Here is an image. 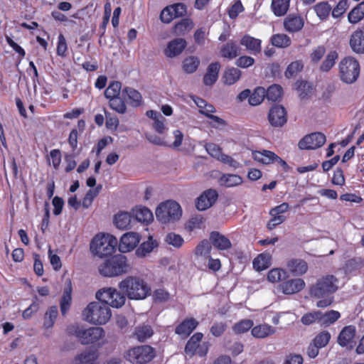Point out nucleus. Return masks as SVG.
<instances>
[{"mask_svg": "<svg viewBox=\"0 0 364 364\" xmlns=\"http://www.w3.org/2000/svg\"><path fill=\"white\" fill-rule=\"evenodd\" d=\"M287 277V273L285 270L275 268L271 269L267 274V279L269 282L274 283L284 280Z\"/></svg>", "mask_w": 364, "mask_h": 364, "instance_id": "de8ad7c7", "label": "nucleus"}, {"mask_svg": "<svg viewBox=\"0 0 364 364\" xmlns=\"http://www.w3.org/2000/svg\"><path fill=\"white\" fill-rule=\"evenodd\" d=\"M132 217V214L128 212H119L114 215L113 222L118 229H128L130 228Z\"/></svg>", "mask_w": 364, "mask_h": 364, "instance_id": "bb28decb", "label": "nucleus"}, {"mask_svg": "<svg viewBox=\"0 0 364 364\" xmlns=\"http://www.w3.org/2000/svg\"><path fill=\"white\" fill-rule=\"evenodd\" d=\"M268 120L274 127H282L287 121V111L285 108L279 105H274L269 109Z\"/></svg>", "mask_w": 364, "mask_h": 364, "instance_id": "f8f14e48", "label": "nucleus"}, {"mask_svg": "<svg viewBox=\"0 0 364 364\" xmlns=\"http://www.w3.org/2000/svg\"><path fill=\"white\" fill-rule=\"evenodd\" d=\"M305 287L302 279H289L281 284L282 292L285 294H293L301 291Z\"/></svg>", "mask_w": 364, "mask_h": 364, "instance_id": "5701e85b", "label": "nucleus"}, {"mask_svg": "<svg viewBox=\"0 0 364 364\" xmlns=\"http://www.w3.org/2000/svg\"><path fill=\"white\" fill-rule=\"evenodd\" d=\"M96 299L105 303L108 306L121 308L126 301V297L123 293L115 288L107 287L99 289L95 294Z\"/></svg>", "mask_w": 364, "mask_h": 364, "instance_id": "6e6552de", "label": "nucleus"}, {"mask_svg": "<svg viewBox=\"0 0 364 364\" xmlns=\"http://www.w3.org/2000/svg\"><path fill=\"white\" fill-rule=\"evenodd\" d=\"M276 332L274 327L268 324L257 325L252 328L251 333L252 336L257 338H264Z\"/></svg>", "mask_w": 364, "mask_h": 364, "instance_id": "c85d7f7f", "label": "nucleus"}, {"mask_svg": "<svg viewBox=\"0 0 364 364\" xmlns=\"http://www.w3.org/2000/svg\"><path fill=\"white\" fill-rule=\"evenodd\" d=\"M244 7L240 0L236 1L234 4L229 9L228 15L230 18L235 19L239 15L240 13L242 12Z\"/></svg>", "mask_w": 364, "mask_h": 364, "instance_id": "69168bd1", "label": "nucleus"}, {"mask_svg": "<svg viewBox=\"0 0 364 364\" xmlns=\"http://www.w3.org/2000/svg\"><path fill=\"white\" fill-rule=\"evenodd\" d=\"M193 23L190 18H183L174 26V33L176 35H183L193 28Z\"/></svg>", "mask_w": 364, "mask_h": 364, "instance_id": "c03bdc74", "label": "nucleus"}, {"mask_svg": "<svg viewBox=\"0 0 364 364\" xmlns=\"http://www.w3.org/2000/svg\"><path fill=\"white\" fill-rule=\"evenodd\" d=\"M341 79L346 83H353L360 74V65L357 60L352 57L343 59L339 64Z\"/></svg>", "mask_w": 364, "mask_h": 364, "instance_id": "9d476101", "label": "nucleus"}, {"mask_svg": "<svg viewBox=\"0 0 364 364\" xmlns=\"http://www.w3.org/2000/svg\"><path fill=\"white\" fill-rule=\"evenodd\" d=\"M219 182L221 186L233 187L241 184L242 179L239 175L227 173L220 178Z\"/></svg>", "mask_w": 364, "mask_h": 364, "instance_id": "e433bc0d", "label": "nucleus"}, {"mask_svg": "<svg viewBox=\"0 0 364 364\" xmlns=\"http://www.w3.org/2000/svg\"><path fill=\"white\" fill-rule=\"evenodd\" d=\"M154 356V348L144 345L130 348L126 352L124 358L132 364H144L151 361Z\"/></svg>", "mask_w": 364, "mask_h": 364, "instance_id": "1a4fd4ad", "label": "nucleus"}, {"mask_svg": "<svg viewBox=\"0 0 364 364\" xmlns=\"http://www.w3.org/2000/svg\"><path fill=\"white\" fill-rule=\"evenodd\" d=\"M182 215L181 205L175 200H168L159 204L156 209V217L161 223H174Z\"/></svg>", "mask_w": 364, "mask_h": 364, "instance_id": "39448f33", "label": "nucleus"}, {"mask_svg": "<svg viewBox=\"0 0 364 364\" xmlns=\"http://www.w3.org/2000/svg\"><path fill=\"white\" fill-rule=\"evenodd\" d=\"M122 90V83L119 81H112L105 91V96L107 99L119 97Z\"/></svg>", "mask_w": 364, "mask_h": 364, "instance_id": "a18cd8bd", "label": "nucleus"}, {"mask_svg": "<svg viewBox=\"0 0 364 364\" xmlns=\"http://www.w3.org/2000/svg\"><path fill=\"white\" fill-rule=\"evenodd\" d=\"M290 0H272V9L277 16L285 15L289 10Z\"/></svg>", "mask_w": 364, "mask_h": 364, "instance_id": "f704fd0d", "label": "nucleus"}, {"mask_svg": "<svg viewBox=\"0 0 364 364\" xmlns=\"http://www.w3.org/2000/svg\"><path fill=\"white\" fill-rule=\"evenodd\" d=\"M203 337L202 333H196L188 341L185 346V353L190 357H193L197 353V349Z\"/></svg>", "mask_w": 364, "mask_h": 364, "instance_id": "cd10ccee", "label": "nucleus"}, {"mask_svg": "<svg viewBox=\"0 0 364 364\" xmlns=\"http://www.w3.org/2000/svg\"><path fill=\"white\" fill-rule=\"evenodd\" d=\"M348 6L349 4L348 0H341L337 6L333 9L332 16L334 18L340 17L346 12Z\"/></svg>", "mask_w": 364, "mask_h": 364, "instance_id": "052dcab7", "label": "nucleus"}, {"mask_svg": "<svg viewBox=\"0 0 364 364\" xmlns=\"http://www.w3.org/2000/svg\"><path fill=\"white\" fill-rule=\"evenodd\" d=\"M68 333L74 335L83 345L95 343L105 336V331L101 327L84 328L77 325H71L68 328Z\"/></svg>", "mask_w": 364, "mask_h": 364, "instance_id": "423d86ee", "label": "nucleus"}, {"mask_svg": "<svg viewBox=\"0 0 364 364\" xmlns=\"http://www.w3.org/2000/svg\"><path fill=\"white\" fill-rule=\"evenodd\" d=\"M264 97H266L265 90L263 87H257L250 96L249 103L253 106L258 105L263 101Z\"/></svg>", "mask_w": 364, "mask_h": 364, "instance_id": "8fccbe9b", "label": "nucleus"}, {"mask_svg": "<svg viewBox=\"0 0 364 364\" xmlns=\"http://www.w3.org/2000/svg\"><path fill=\"white\" fill-rule=\"evenodd\" d=\"M338 279L333 275H326L318 279L310 288V295L322 298L332 294L338 289Z\"/></svg>", "mask_w": 364, "mask_h": 364, "instance_id": "0eeeda50", "label": "nucleus"}, {"mask_svg": "<svg viewBox=\"0 0 364 364\" xmlns=\"http://www.w3.org/2000/svg\"><path fill=\"white\" fill-rule=\"evenodd\" d=\"M153 329L149 325L142 324L135 328L134 336L139 341H144L153 335Z\"/></svg>", "mask_w": 364, "mask_h": 364, "instance_id": "ea45409f", "label": "nucleus"}, {"mask_svg": "<svg viewBox=\"0 0 364 364\" xmlns=\"http://www.w3.org/2000/svg\"><path fill=\"white\" fill-rule=\"evenodd\" d=\"M211 251L210 242L206 240L200 242L196 247L195 254L199 256H208Z\"/></svg>", "mask_w": 364, "mask_h": 364, "instance_id": "13d9d810", "label": "nucleus"}, {"mask_svg": "<svg viewBox=\"0 0 364 364\" xmlns=\"http://www.w3.org/2000/svg\"><path fill=\"white\" fill-rule=\"evenodd\" d=\"M210 240L213 245L219 250H227L232 247L230 240L218 231H213L210 233Z\"/></svg>", "mask_w": 364, "mask_h": 364, "instance_id": "412c9836", "label": "nucleus"}, {"mask_svg": "<svg viewBox=\"0 0 364 364\" xmlns=\"http://www.w3.org/2000/svg\"><path fill=\"white\" fill-rule=\"evenodd\" d=\"M140 241L138 233L129 232L124 234L119 244V250L121 252H128L134 250Z\"/></svg>", "mask_w": 364, "mask_h": 364, "instance_id": "4468645a", "label": "nucleus"}, {"mask_svg": "<svg viewBox=\"0 0 364 364\" xmlns=\"http://www.w3.org/2000/svg\"><path fill=\"white\" fill-rule=\"evenodd\" d=\"M58 308L55 306L50 307L48 311L46 313L45 315V321L44 326L46 328H50L53 326L55 320L58 316Z\"/></svg>", "mask_w": 364, "mask_h": 364, "instance_id": "5fc2aeb1", "label": "nucleus"}, {"mask_svg": "<svg viewBox=\"0 0 364 364\" xmlns=\"http://www.w3.org/2000/svg\"><path fill=\"white\" fill-rule=\"evenodd\" d=\"M240 44L245 46L251 54L257 55L262 51L261 40L250 35H245L240 40Z\"/></svg>", "mask_w": 364, "mask_h": 364, "instance_id": "aec40b11", "label": "nucleus"}, {"mask_svg": "<svg viewBox=\"0 0 364 364\" xmlns=\"http://www.w3.org/2000/svg\"><path fill=\"white\" fill-rule=\"evenodd\" d=\"M304 25V19L300 16L289 14L284 20V28L289 33L299 31L302 29Z\"/></svg>", "mask_w": 364, "mask_h": 364, "instance_id": "6ab92c4d", "label": "nucleus"}, {"mask_svg": "<svg viewBox=\"0 0 364 364\" xmlns=\"http://www.w3.org/2000/svg\"><path fill=\"white\" fill-rule=\"evenodd\" d=\"M314 9L317 16L324 19L329 15L331 8L327 2H321L314 6Z\"/></svg>", "mask_w": 364, "mask_h": 364, "instance_id": "6e6d98bb", "label": "nucleus"}, {"mask_svg": "<svg viewBox=\"0 0 364 364\" xmlns=\"http://www.w3.org/2000/svg\"><path fill=\"white\" fill-rule=\"evenodd\" d=\"M110 15H111V6L109 3H107L105 5V14H104V16H103V21L100 26V30L102 31L101 34H100L101 37L105 33L106 27L109 21Z\"/></svg>", "mask_w": 364, "mask_h": 364, "instance_id": "680f3d73", "label": "nucleus"}, {"mask_svg": "<svg viewBox=\"0 0 364 364\" xmlns=\"http://www.w3.org/2000/svg\"><path fill=\"white\" fill-rule=\"evenodd\" d=\"M296 86L301 99L306 98L311 91V86L306 81H297Z\"/></svg>", "mask_w": 364, "mask_h": 364, "instance_id": "bf43d9fd", "label": "nucleus"}, {"mask_svg": "<svg viewBox=\"0 0 364 364\" xmlns=\"http://www.w3.org/2000/svg\"><path fill=\"white\" fill-rule=\"evenodd\" d=\"M187 46L185 39L181 38H175L169 41L164 49V54L168 58H174L179 55Z\"/></svg>", "mask_w": 364, "mask_h": 364, "instance_id": "dca6fc26", "label": "nucleus"}, {"mask_svg": "<svg viewBox=\"0 0 364 364\" xmlns=\"http://www.w3.org/2000/svg\"><path fill=\"white\" fill-rule=\"evenodd\" d=\"M122 96L127 97L129 104L134 107H139L142 104V97L139 92L136 90L126 87L122 91Z\"/></svg>", "mask_w": 364, "mask_h": 364, "instance_id": "a878e982", "label": "nucleus"}, {"mask_svg": "<svg viewBox=\"0 0 364 364\" xmlns=\"http://www.w3.org/2000/svg\"><path fill=\"white\" fill-rule=\"evenodd\" d=\"M338 55L336 50L330 51L326 55L325 60L320 66V70L322 72H328L335 65Z\"/></svg>", "mask_w": 364, "mask_h": 364, "instance_id": "a19ab883", "label": "nucleus"}, {"mask_svg": "<svg viewBox=\"0 0 364 364\" xmlns=\"http://www.w3.org/2000/svg\"><path fill=\"white\" fill-rule=\"evenodd\" d=\"M254 322L251 319H242L235 323L232 326V331L236 334H241L247 332L252 328Z\"/></svg>", "mask_w": 364, "mask_h": 364, "instance_id": "37998d69", "label": "nucleus"}, {"mask_svg": "<svg viewBox=\"0 0 364 364\" xmlns=\"http://www.w3.org/2000/svg\"><path fill=\"white\" fill-rule=\"evenodd\" d=\"M271 264V256L269 254H260L253 260V267L260 272L267 269Z\"/></svg>", "mask_w": 364, "mask_h": 364, "instance_id": "72a5a7b5", "label": "nucleus"}, {"mask_svg": "<svg viewBox=\"0 0 364 364\" xmlns=\"http://www.w3.org/2000/svg\"><path fill=\"white\" fill-rule=\"evenodd\" d=\"M319 317V324L321 326L327 327L338 320L341 317V314L335 310L328 311L325 313L321 311V316Z\"/></svg>", "mask_w": 364, "mask_h": 364, "instance_id": "2f4dec72", "label": "nucleus"}, {"mask_svg": "<svg viewBox=\"0 0 364 364\" xmlns=\"http://www.w3.org/2000/svg\"><path fill=\"white\" fill-rule=\"evenodd\" d=\"M282 95V87L278 85H273L265 90V95L268 100L276 102Z\"/></svg>", "mask_w": 364, "mask_h": 364, "instance_id": "49530a36", "label": "nucleus"}, {"mask_svg": "<svg viewBox=\"0 0 364 364\" xmlns=\"http://www.w3.org/2000/svg\"><path fill=\"white\" fill-rule=\"evenodd\" d=\"M270 41L274 46L281 48H287L291 43V38L284 33L273 35L271 37Z\"/></svg>", "mask_w": 364, "mask_h": 364, "instance_id": "58836bf2", "label": "nucleus"}, {"mask_svg": "<svg viewBox=\"0 0 364 364\" xmlns=\"http://www.w3.org/2000/svg\"><path fill=\"white\" fill-rule=\"evenodd\" d=\"M326 48L323 46H319L313 50L310 55L311 60L313 63H317L323 57L326 53Z\"/></svg>", "mask_w": 364, "mask_h": 364, "instance_id": "0e129e2a", "label": "nucleus"}, {"mask_svg": "<svg viewBox=\"0 0 364 364\" xmlns=\"http://www.w3.org/2000/svg\"><path fill=\"white\" fill-rule=\"evenodd\" d=\"M71 295L70 291H65L60 299V311L65 315L70 306Z\"/></svg>", "mask_w": 364, "mask_h": 364, "instance_id": "e2e57ef3", "label": "nucleus"}, {"mask_svg": "<svg viewBox=\"0 0 364 364\" xmlns=\"http://www.w3.org/2000/svg\"><path fill=\"white\" fill-rule=\"evenodd\" d=\"M352 50L357 54H364V31L357 29L352 33L349 40Z\"/></svg>", "mask_w": 364, "mask_h": 364, "instance_id": "f3484780", "label": "nucleus"}, {"mask_svg": "<svg viewBox=\"0 0 364 364\" xmlns=\"http://www.w3.org/2000/svg\"><path fill=\"white\" fill-rule=\"evenodd\" d=\"M165 241L168 245H171L176 248L181 247L184 242L183 237L180 235L176 234L174 232L168 233L166 237Z\"/></svg>", "mask_w": 364, "mask_h": 364, "instance_id": "4d7b16f0", "label": "nucleus"}, {"mask_svg": "<svg viewBox=\"0 0 364 364\" xmlns=\"http://www.w3.org/2000/svg\"><path fill=\"white\" fill-rule=\"evenodd\" d=\"M109 307L102 301L90 302L82 311L84 319L96 325L105 324L111 318Z\"/></svg>", "mask_w": 364, "mask_h": 364, "instance_id": "7ed1b4c3", "label": "nucleus"}, {"mask_svg": "<svg viewBox=\"0 0 364 364\" xmlns=\"http://www.w3.org/2000/svg\"><path fill=\"white\" fill-rule=\"evenodd\" d=\"M158 245L157 242L149 237L146 242H142L136 250V255L139 257H144L149 254Z\"/></svg>", "mask_w": 364, "mask_h": 364, "instance_id": "473e14b6", "label": "nucleus"}, {"mask_svg": "<svg viewBox=\"0 0 364 364\" xmlns=\"http://www.w3.org/2000/svg\"><path fill=\"white\" fill-rule=\"evenodd\" d=\"M218 197V194L215 190H206L196 199V208L199 210L208 209L216 202Z\"/></svg>", "mask_w": 364, "mask_h": 364, "instance_id": "ddd939ff", "label": "nucleus"}, {"mask_svg": "<svg viewBox=\"0 0 364 364\" xmlns=\"http://www.w3.org/2000/svg\"><path fill=\"white\" fill-rule=\"evenodd\" d=\"M331 334L327 331H323L317 334L312 342L321 348L325 347L329 343Z\"/></svg>", "mask_w": 364, "mask_h": 364, "instance_id": "3c124183", "label": "nucleus"}, {"mask_svg": "<svg viewBox=\"0 0 364 364\" xmlns=\"http://www.w3.org/2000/svg\"><path fill=\"white\" fill-rule=\"evenodd\" d=\"M118 288L129 299H144L151 294L149 285L141 279L128 276L118 284Z\"/></svg>", "mask_w": 364, "mask_h": 364, "instance_id": "f257e3e1", "label": "nucleus"}, {"mask_svg": "<svg viewBox=\"0 0 364 364\" xmlns=\"http://www.w3.org/2000/svg\"><path fill=\"white\" fill-rule=\"evenodd\" d=\"M255 63V59L250 56H240L236 60L235 65L240 68H246Z\"/></svg>", "mask_w": 364, "mask_h": 364, "instance_id": "774afa93", "label": "nucleus"}, {"mask_svg": "<svg viewBox=\"0 0 364 364\" xmlns=\"http://www.w3.org/2000/svg\"><path fill=\"white\" fill-rule=\"evenodd\" d=\"M326 136L321 132H314L306 135L299 142L298 146L302 150H312L321 147L326 142Z\"/></svg>", "mask_w": 364, "mask_h": 364, "instance_id": "9b49d317", "label": "nucleus"}, {"mask_svg": "<svg viewBox=\"0 0 364 364\" xmlns=\"http://www.w3.org/2000/svg\"><path fill=\"white\" fill-rule=\"evenodd\" d=\"M238 51L239 47L237 43L234 41L230 40L222 46L220 55L223 58L233 59L238 55Z\"/></svg>", "mask_w": 364, "mask_h": 364, "instance_id": "c756f323", "label": "nucleus"}, {"mask_svg": "<svg viewBox=\"0 0 364 364\" xmlns=\"http://www.w3.org/2000/svg\"><path fill=\"white\" fill-rule=\"evenodd\" d=\"M241 76V71L236 68H230L225 70L223 79L224 83L228 85H232L235 83Z\"/></svg>", "mask_w": 364, "mask_h": 364, "instance_id": "4c0bfd02", "label": "nucleus"}, {"mask_svg": "<svg viewBox=\"0 0 364 364\" xmlns=\"http://www.w3.org/2000/svg\"><path fill=\"white\" fill-rule=\"evenodd\" d=\"M253 158L255 161L264 164L274 163L277 154L268 150L255 151L252 152Z\"/></svg>", "mask_w": 364, "mask_h": 364, "instance_id": "7c9ffc66", "label": "nucleus"}, {"mask_svg": "<svg viewBox=\"0 0 364 364\" xmlns=\"http://www.w3.org/2000/svg\"><path fill=\"white\" fill-rule=\"evenodd\" d=\"M287 267L294 276H301L308 270L307 262L299 258H291L287 260Z\"/></svg>", "mask_w": 364, "mask_h": 364, "instance_id": "a211bd4d", "label": "nucleus"}, {"mask_svg": "<svg viewBox=\"0 0 364 364\" xmlns=\"http://www.w3.org/2000/svg\"><path fill=\"white\" fill-rule=\"evenodd\" d=\"M320 316L321 311H314L306 313L301 318V322L305 326L311 325L315 322H318L319 323Z\"/></svg>", "mask_w": 364, "mask_h": 364, "instance_id": "864d4df0", "label": "nucleus"}, {"mask_svg": "<svg viewBox=\"0 0 364 364\" xmlns=\"http://www.w3.org/2000/svg\"><path fill=\"white\" fill-rule=\"evenodd\" d=\"M220 68V65L218 62L212 63L208 65L203 79L205 85L211 86L217 81Z\"/></svg>", "mask_w": 364, "mask_h": 364, "instance_id": "b1692460", "label": "nucleus"}, {"mask_svg": "<svg viewBox=\"0 0 364 364\" xmlns=\"http://www.w3.org/2000/svg\"><path fill=\"white\" fill-rule=\"evenodd\" d=\"M133 218L138 222L148 224L153 220L151 211L146 207L136 206L132 211Z\"/></svg>", "mask_w": 364, "mask_h": 364, "instance_id": "393cba45", "label": "nucleus"}, {"mask_svg": "<svg viewBox=\"0 0 364 364\" xmlns=\"http://www.w3.org/2000/svg\"><path fill=\"white\" fill-rule=\"evenodd\" d=\"M356 335V328L353 325L346 326L343 328L338 334L337 342L341 347L353 348V339Z\"/></svg>", "mask_w": 364, "mask_h": 364, "instance_id": "2eb2a0df", "label": "nucleus"}, {"mask_svg": "<svg viewBox=\"0 0 364 364\" xmlns=\"http://www.w3.org/2000/svg\"><path fill=\"white\" fill-rule=\"evenodd\" d=\"M97 358L98 354L97 350L90 349L79 355L76 360H79V364H96Z\"/></svg>", "mask_w": 364, "mask_h": 364, "instance_id": "c9c22d12", "label": "nucleus"}, {"mask_svg": "<svg viewBox=\"0 0 364 364\" xmlns=\"http://www.w3.org/2000/svg\"><path fill=\"white\" fill-rule=\"evenodd\" d=\"M227 328V325L224 322H216L210 328V333L215 337L221 336Z\"/></svg>", "mask_w": 364, "mask_h": 364, "instance_id": "338daca9", "label": "nucleus"}, {"mask_svg": "<svg viewBox=\"0 0 364 364\" xmlns=\"http://www.w3.org/2000/svg\"><path fill=\"white\" fill-rule=\"evenodd\" d=\"M303 63L300 60H296L291 63L286 71H285V76L287 78H291L294 76H295L298 73L301 72L303 69Z\"/></svg>", "mask_w": 364, "mask_h": 364, "instance_id": "603ef678", "label": "nucleus"}, {"mask_svg": "<svg viewBox=\"0 0 364 364\" xmlns=\"http://www.w3.org/2000/svg\"><path fill=\"white\" fill-rule=\"evenodd\" d=\"M131 266L126 256L118 254L104 261L98 267L101 275L107 277H118L128 273Z\"/></svg>", "mask_w": 364, "mask_h": 364, "instance_id": "f03ea898", "label": "nucleus"}, {"mask_svg": "<svg viewBox=\"0 0 364 364\" xmlns=\"http://www.w3.org/2000/svg\"><path fill=\"white\" fill-rule=\"evenodd\" d=\"M198 325V322L195 318H186L176 327L175 333L186 338L196 329Z\"/></svg>", "mask_w": 364, "mask_h": 364, "instance_id": "4be33fe9", "label": "nucleus"}, {"mask_svg": "<svg viewBox=\"0 0 364 364\" xmlns=\"http://www.w3.org/2000/svg\"><path fill=\"white\" fill-rule=\"evenodd\" d=\"M110 107L119 114H124L127 111L125 102L120 97H116L109 99Z\"/></svg>", "mask_w": 364, "mask_h": 364, "instance_id": "09e8293b", "label": "nucleus"}, {"mask_svg": "<svg viewBox=\"0 0 364 364\" xmlns=\"http://www.w3.org/2000/svg\"><path fill=\"white\" fill-rule=\"evenodd\" d=\"M200 65V60L196 56H189L183 61V69L187 73H194Z\"/></svg>", "mask_w": 364, "mask_h": 364, "instance_id": "79ce46f5", "label": "nucleus"}, {"mask_svg": "<svg viewBox=\"0 0 364 364\" xmlns=\"http://www.w3.org/2000/svg\"><path fill=\"white\" fill-rule=\"evenodd\" d=\"M117 245L116 237L109 235H97L91 241L90 250L99 257L111 255Z\"/></svg>", "mask_w": 364, "mask_h": 364, "instance_id": "20e7f679", "label": "nucleus"}]
</instances>
